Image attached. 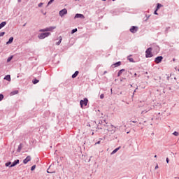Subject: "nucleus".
I'll return each mask as SVG.
<instances>
[{"mask_svg":"<svg viewBox=\"0 0 179 179\" xmlns=\"http://www.w3.org/2000/svg\"><path fill=\"white\" fill-rule=\"evenodd\" d=\"M113 65L115 68H117V66H121V62H117L115 63Z\"/></svg>","mask_w":179,"mask_h":179,"instance_id":"21","label":"nucleus"},{"mask_svg":"<svg viewBox=\"0 0 179 179\" xmlns=\"http://www.w3.org/2000/svg\"><path fill=\"white\" fill-rule=\"evenodd\" d=\"M11 164H12V162H7V163H6V166L9 167V166H11Z\"/></svg>","mask_w":179,"mask_h":179,"instance_id":"24","label":"nucleus"},{"mask_svg":"<svg viewBox=\"0 0 179 179\" xmlns=\"http://www.w3.org/2000/svg\"><path fill=\"white\" fill-rule=\"evenodd\" d=\"M104 73H107V71H105Z\"/></svg>","mask_w":179,"mask_h":179,"instance_id":"49","label":"nucleus"},{"mask_svg":"<svg viewBox=\"0 0 179 179\" xmlns=\"http://www.w3.org/2000/svg\"><path fill=\"white\" fill-rule=\"evenodd\" d=\"M113 1H115V0H113Z\"/></svg>","mask_w":179,"mask_h":179,"instance_id":"55","label":"nucleus"},{"mask_svg":"<svg viewBox=\"0 0 179 179\" xmlns=\"http://www.w3.org/2000/svg\"><path fill=\"white\" fill-rule=\"evenodd\" d=\"M121 149V147H118L117 148H115L111 153L110 155H115Z\"/></svg>","mask_w":179,"mask_h":179,"instance_id":"11","label":"nucleus"},{"mask_svg":"<svg viewBox=\"0 0 179 179\" xmlns=\"http://www.w3.org/2000/svg\"><path fill=\"white\" fill-rule=\"evenodd\" d=\"M17 2H22V0H17Z\"/></svg>","mask_w":179,"mask_h":179,"instance_id":"41","label":"nucleus"},{"mask_svg":"<svg viewBox=\"0 0 179 179\" xmlns=\"http://www.w3.org/2000/svg\"><path fill=\"white\" fill-rule=\"evenodd\" d=\"M36 169V165H33L31 168V171H33L34 170Z\"/></svg>","mask_w":179,"mask_h":179,"instance_id":"30","label":"nucleus"},{"mask_svg":"<svg viewBox=\"0 0 179 179\" xmlns=\"http://www.w3.org/2000/svg\"><path fill=\"white\" fill-rule=\"evenodd\" d=\"M135 92H136V90H134V94L135 93Z\"/></svg>","mask_w":179,"mask_h":179,"instance_id":"47","label":"nucleus"},{"mask_svg":"<svg viewBox=\"0 0 179 179\" xmlns=\"http://www.w3.org/2000/svg\"><path fill=\"white\" fill-rule=\"evenodd\" d=\"M99 124H103V121H101V122H99Z\"/></svg>","mask_w":179,"mask_h":179,"instance_id":"45","label":"nucleus"},{"mask_svg":"<svg viewBox=\"0 0 179 179\" xmlns=\"http://www.w3.org/2000/svg\"><path fill=\"white\" fill-rule=\"evenodd\" d=\"M154 15H157V10L154 12Z\"/></svg>","mask_w":179,"mask_h":179,"instance_id":"37","label":"nucleus"},{"mask_svg":"<svg viewBox=\"0 0 179 179\" xmlns=\"http://www.w3.org/2000/svg\"><path fill=\"white\" fill-rule=\"evenodd\" d=\"M127 59H128L130 62H135L134 61V58H129V57H128Z\"/></svg>","mask_w":179,"mask_h":179,"instance_id":"27","label":"nucleus"},{"mask_svg":"<svg viewBox=\"0 0 179 179\" xmlns=\"http://www.w3.org/2000/svg\"><path fill=\"white\" fill-rule=\"evenodd\" d=\"M66 13H68V10H66V8H64L59 11V15L61 16V17H62V16L66 15Z\"/></svg>","mask_w":179,"mask_h":179,"instance_id":"5","label":"nucleus"},{"mask_svg":"<svg viewBox=\"0 0 179 179\" xmlns=\"http://www.w3.org/2000/svg\"><path fill=\"white\" fill-rule=\"evenodd\" d=\"M102 1H106V0H102Z\"/></svg>","mask_w":179,"mask_h":179,"instance_id":"56","label":"nucleus"},{"mask_svg":"<svg viewBox=\"0 0 179 179\" xmlns=\"http://www.w3.org/2000/svg\"><path fill=\"white\" fill-rule=\"evenodd\" d=\"M178 71L179 72V69H178Z\"/></svg>","mask_w":179,"mask_h":179,"instance_id":"53","label":"nucleus"},{"mask_svg":"<svg viewBox=\"0 0 179 179\" xmlns=\"http://www.w3.org/2000/svg\"><path fill=\"white\" fill-rule=\"evenodd\" d=\"M55 29H57V27H46L45 29H40L39 31H41V32L52 31V30H55Z\"/></svg>","mask_w":179,"mask_h":179,"instance_id":"3","label":"nucleus"},{"mask_svg":"<svg viewBox=\"0 0 179 179\" xmlns=\"http://www.w3.org/2000/svg\"><path fill=\"white\" fill-rule=\"evenodd\" d=\"M47 173H52V172H50V171H48V169Z\"/></svg>","mask_w":179,"mask_h":179,"instance_id":"43","label":"nucleus"},{"mask_svg":"<svg viewBox=\"0 0 179 179\" xmlns=\"http://www.w3.org/2000/svg\"><path fill=\"white\" fill-rule=\"evenodd\" d=\"M62 42V36H59V40L57 43H56V45H59Z\"/></svg>","mask_w":179,"mask_h":179,"instance_id":"20","label":"nucleus"},{"mask_svg":"<svg viewBox=\"0 0 179 179\" xmlns=\"http://www.w3.org/2000/svg\"><path fill=\"white\" fill-rule=\"evenodd\" d=\"M100 143H101V141H99L98 142H96V143H95V145H100Z\"/></svg>","mask_w":179,"mask_h":179,"instance_id":"36","label":"nucleus"},{"mask_svg":"<svg viewBox=\"0 0 179 179\" xmlns=\"http://www.w3.org/2000/svg\"><path fill=\"white\" fill-rule=\"evenodd\" d=\"M87 101H89V100H87V98H85L83 100H81L80 101V105L81 106V107H83V106H87Z\"/></svg>","mask_w":179,"mask_h":179,"instance_id":"4","label":"nucleus"},{"mask_svg":"<svg viewBox=\"0 0 179 179\" xmlns=\"http://www.w3.org/2000/svg\"><path fill=\"white\" fill-rule=\"evenodd\" d=\"M17 164H19V159L15 160L10 166V167H15V166H16Z\"/></svg>","mask_w":179,"mask_h":179,"instance_id":"10","label":"nucleus"},{"mask_svg":"<svg viewBox=\"0 0 179 179\" xmlns=\"http://www.w3.org/2000/svg\"><path fill=\"white\" fill-rule=\"evenodd\" d=\"M43 15H47V13H44Z\"/></svg>","mask_w":179,"mask_h":179,"instance_id":"44","label":"nucleus"},{"mask_svg":"<svg viewBox=\"0 0 179 179\" xmlns=\"http://www.w3.org/2000/svg\"><path fill=\"white\" fill-rule=\"evenodd\" d=\"M3 36H5V32H1L0 37H3Z\"/></svg>","mask_w":179,"mask_h":179,"instance_id":"32","label":"nucleus"},{"mask_svg":"<svg viewBox=\"0 0 179 179\" xmlns=\"http://www.w3.org/2000/svg\"><path fill=\"white\" fill-rule=\"evenodd\" d=\"M108 131L112 132V134H114L115 132V129L110 130V129H108Z\"/></svg>","mask_w":179,"mask_h":179,"instance_id":"33","label":"nucleus"},{"mask_svg":"<svg viewBox=\"0 0 179 179\" xmlns=\"http://www.w3.org/2000/svg\"><path fill=\"white\" fill-rule=\"evenodd\" d=\"M176 179H179L178 178H177Z\"/></svg>","mask_w":179,"mask_h":179,"instance_id":"54","label":"nucleus"},{"mask_svg":"<svg viewBox=\"0 0 179 179\" xmlns=\"http://www.w3.org/2000/svg\"><path fill=\"white\" fill-rule=\"evenodd\" d=\"M134 124H136V121H132Z\"/></svg>","mask_w":179,"mask_h":179,"instance_id":"40","label":"nucleus"},{"mask_svg":"<svg viewBox=\"0 0 179 179\" xmlns=\"http://www.w3.org/2000/svg\"><path fill=\"white\" fill-rule=\"evenodd\" d=\"M100 99H104V94H101L100 95Z\"/></svg>","mask_w":179,"mask_h":179,"instance_id":"35","label":"nucleus"},{"mask_svg":"<svg viewBox=\"0 0 179 179\" xmlns=\"http://www.w3.org/2000/svg\"><path fill=\"white\" fill-rule=\"evenodd\" d=\"M55 0H50L48 3V6H49V5H51V3H52V1H54Z\"/></svg>","mask_w":179,"mask_h":179,"instance_id":"31","label":"nucleus"},{"mask_svg":"<svg viewBox=\"0 0 179 179\" xmlns=\"http://www.w3.org/2000/svg\"><path fill=\"white\" fill-rule=\"evenodd\" d=\"M163 6L162 5V4H160V3H157V10H158V9H160V8H162Z\"/></svg>","mask_w":179,"mask_h":179,"instance_id":"23","label":"nucleus"},{"mask_svg":"<svg viewBox=\"0 0 179 179\" xmlns=\"http://www.w3.org/2000/svg\"><path fill=\"white\" fill-rule=\"evenodd\" d=\"M153 55H152V48H149L145 51V57L146 58H152Z\"/></svg>","mask_w":179,"mask_h":179,"instance_id":"2","label":"nucleus"},{"mask_svg":"<svg viewBox=\"0 0 179 179\" xmlns=\"http://www.w3.org/2000/svg\"><path fill=\"white\" fill-rule=\"evenodd\" d=\"M18 93H19V91L15 90V91L11 92L10 95L15 96V94H17Z\"/></svg>","mask_w":179,"mask_h":179,"instance_id":"19","label":"nucleus"},{"mask_svg":"<svg viewBox=\"0 0 179 179\" xmlns=\"http://www.w3.org/2000/svg\"><path fill=\"white\" fill-rule=\"evenodd\" d=\"M151 110H152V108L148 107L146 110H143V111L141 112V114H145V113H148V111H150Z\"/></svg>","mask_w":179,"mask_h":179,"instance_id":"12","label":"nucleus"},{"mask_svg":"<svg viewBox=\"0 0 179 179\" xmlns=\"http://www.w3.org/2000/svg\"><path fill=\"white\" fill-rule=\"evenodd\" d=\"M30 160H31V157L27 156V157H26V159H24L23 160L24 164H27V163H29V162H30Z\"/></svg>","mask_w":179,"mask_h":179,"instance_id":"8","label":"nucleus"},{"mask_svg":"<svg viewBox=\"0 0 179 179\" xmlns=\"http://www.w3.org/2000/svg\"><path fill=\"white\" fill-rule=\"evenodd\" d=\"M76 31H78V29H74L71 31V34H73V33H76Z\"/></svg>","mask_w":179,"mask_h":179,"instance_id":"26","label":"nucleus"},{"mask_svg":"<svg viewBox=\"0 0 179 179\" xmlns=\"http://www.w3.org/2000/svg\"><path fill=\"white\" fill-rule=\"evenodd\" d=\"M134 75H135V76H136V73H135V74H134Z\"/></svg>","mask_w":179,"mask_h":179,"instance_id":"50","label":"nucleus"},{"mask_svg":"<svg viewBox=\"0 0 179 179\" xmlns=\"http://www.w3.org/2000/svg\"><path fill=\"white\" fill-rule=\"evenodd\" d=\"M43 3H40L38 5V8H41V7L43 6Z\"/></svg>","mask_w":179,"mask_h":179,"instance_id":"34","label":"nucleus"},{"mask_svg":"<svg viewBox=\"0 0 179 179\" xmlns=\"http://www.w3.org/2000/svg\"><path fill=\"white\" fill-rule=\"evenodd\" d=\"M130 87H132V85H131Z\"/></svg>","mask_w":179,"mask_h":179,"instance_id":"51","label":"nucleus"},{"mask_svg":"<svg viewBox=\"0 0 179 179\" xmlns=\"http://www.w3.org/2000/svg\"><path fill=\"white\" fill-rule=\"evenodd\" d=\"M74 19H85V15L83 14L77 13L76 14Z\"/></svg>","mask_w":179,"mask_h":179,"instance_id":"7","label":"nucleus"},{"mask_svg":"<svg viewBox=\"0 0 179 179\" xmlns=\"http://www.w3.org/2000/svg\"><path fill=\"white\" fill-rule=\"evenodd\" d=\"M155 157H157V155H155Z\"/></svg>","mask_w":179,"mask_h":179,"instance_id":"48","label":"nucleus"},{"mask_svg":"<svg viewBox=\"0 0 179 179\" xmlns=\"http://www.w3.org/2000/svg\"><path fill=\"white\" fill-rule=\"evenodd\" d=\"M92 135H94V132H92Z\"/></svg>","mask_w":179,"mask_h":179,"instance_id":"46","label":"nucleus"},{"mask_svg":"<svg viewBox=\"0 0 179 179\" xmlns=\"http://www.w3.org/2000/svg\"><path fill=\"white\" fill-rule=\"evenodd\" d=\"M4 79L6 80H8V82H10V75H7L4 77Z\"/></svg>","mask_w":179,"mask_h":179,"instance_id":"17","label":"nucleus"},{"mask_svg":"<svg viewBox=\"0 0 179 179\" xmlns=\"http://www.w3.org/2000/svg\"><path fill=\"white\" fill-rule=\"evenodd\" d=\"M110 127H111V128H115V127L114 126H113V125H111Z\"/></svg>","mask_w":179,"mask_h":179,"instance_id":"42","label":"nucleus"},{"mask_svg":"<svg viewBox=\"0 0 179 179\" xmlns=\"http://www.w3.org/2000/svg\"><path fill=\"white\" fill-rule=\"evenodd\" d=\"M13 43V37H10L6 44H12Z\"/></svg>","mask_w":179,"mask_h":179,"instance_id":"18","label":"nucleus"},{"mask_svg":"<svg viewBox=\"0 0 179 179\" xmlns=\"http://www.w3.org/2000/svg\"><path fill=\"white\" fill-rule=\"evenodd\" d=\"M162 61H163V56H158L155 59V62L156 64H160V62H162Z\"/></svg>","mask_w":179,"mask_h":179,"instance_id":"6","label":"nucleus"},{"mask_svg":"<svg viewBox=\"0 0 179 179\" xmlns=\"http://www.w3.org/2000/svg\"><path fill=\"white\" fill-rule=\"evenodd\" d=\"M13 58V56H10L7 59V62H10L12 61V59Z\"/></svg>","mask_w":179,"mask_h":179,"instance_id":"22","label":"nucleus"},{"mask_svg":"<svg viewBox=\"0 0 179 179\" xmlns=\"http://www.w3.org/2000/svg\"><path fill=\"white\" fill-rule=\"evenodd\" d=\"M6 26V22H3L0 24V30L2 29V27H5Z\"/></svg>","mask_w":179,"mask_h":179,"instance_id":"16","label":"nucleus"},{"mask_svg":"<svg viewBox=\"0 0 179 179\" xmlns=\"http://www.w3.org/2000/svg\"><path fill=\"white\" fill-rule=\"evenodd\" d=\"M22 148H23V146L22 145V144H20V145H18L17 149V152L18 153H20V152H21V150H22Z\"/></svg>","mask_w":179,"mask_h":179,"instance_id":"13","label":"nucleus"},{"mask_svg":"<svg viewBox=\"0 0 179 179\" xmlns=\"http://www.w3.org/2000/svg\"><path fill=\"white\" fill-rule=\"evenodd\" d=\"M166 163H169V158L166 159Z\"/></svg>","mask_w":179,"mask_h":179,"instance_id":"38","label":"nucleus"},{"mask_svg":"<svg viewBox=\"0 0 179 179\" xmlns=\"http://www.w3.org/2000/svg\"><path fill=\"white\" fill-rule=\"evenodd\" d=\"M3 100V94H0V101H2Z\"/></svg>","mask_w":179,"mask_h":179,"instance_id":"28","label":"nucleus"},{"mask_svg":"<svg viewBox=\"0 0 179 179\" xmlns=\"http://www.w3.org/2000/svg\"><path fill=\"white\" fill-rule=\"evenodd\" d=\"M130 31L131 33H136L138 31V27H136V26L131 27V28L130 29Z\"/></svg>","mask_w":179,"mask_h":179,"instance_id":"9","label":"nucleus"},{"mask_svg":"<svg viewBox=\"0 0 179 179\" xmlns=\"http://www.w3.org/2000/svg\"><path fill=\"white\" fill-rule=\"evenodd\" d=\"M122 72H125V69H122L120 70L118 73H117V76H122Z\"/></svg>","mask_w":179,"mask_h":179,"instance_id":"14","label":"nucleus"},{"mask_svg":"<svg viewBox=\"0 0 179 179\" xmlns=\"http://www.w3.org/2000/svg\"><path fill=\"white\" fill-rule=\"evenodd\" d=\"M103 122H106V120H103Z\"/></svg>","mask_w":179,"mask_h":179,"instance_id":"52","label":"nucleus"},{"mask_svg":"<svg viewBox=\"0 0 179 179\" xmlns=\"http://www.w3.org/2000/svg\"><path fill=\"white\" fill-rule=\"evenodd\" d=\"M157 169H159V166H158V165H157V166H155V170H157Z\"/></svg>","mask_w":179,"mask_h":179,"instance_id":"39","label":"nucleus"},{"mask_svg":"<svg viewBox=\"0 0 179 179\" xmlns=\"http://www.w3.org/2000/svg\"><path fill=\"white\" fill-rule=\"evenodd\" d=\"M33 83H34V85H36V83H38V80L34 79V80H33Z\"/></svg>","mask_w":179,"mask_h":179,"instance_id":"25","label":"nucleus"},{"mask_svg":"<svg viewBox=\"0 0 179 179\" xmlns=\"http://www.w3.org/2000/svg\"><path fill=\"white\" fill-rule=\"evenodd\" d=\"M173 135H174L175 136H178L179 133L177 132V131H174V132L173 133Z\"/></svg>","mask_w":179,"mask_h":179,"instance_id":"29","label":"nucleus"},{"mask_svg":"<svg viewBox=\"0 0 179 179\" xmlns=\"http://www.w3.org/2000/svg\"><path fill=\"white\" fill-rule=\"evenodd\" d=\"M49 36H51V33H50V32H44V33H42V34H39L38 36V38L40 40H44V38H45V37H48Z\"/></svg>","mask_w":179,"mask_h":179,"instance_id":"1","label":"nucleus"},{"mask_svg":"<svg viewBox=\"0 0 179 179\" xmlns=\"http://www.w3.org/2000/svg\"><path fill=\"white\" fill-rule=\"evenodd\" d=\"M78 75H79V71H76L73 75H72V78L73 79H75V78H76V76H78Z\"/></svg>","mask_w":179,"mask_h":179,"instance_id":"15","label":"nucleus"}]
</instances>
